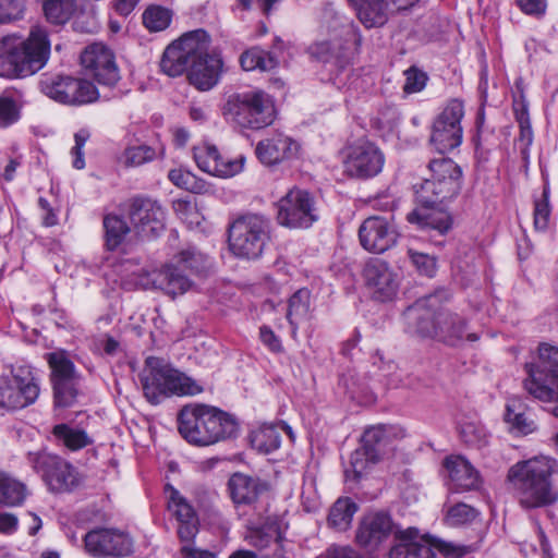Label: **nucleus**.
<instances>
[{"label": "nucleus", "mask_w": 558, "mask_h": 558, "mask_svg": "<svg viewBox=\"0 0 558 558\" xmlns=\"http://www.w3.org/2000/svg\"><path fill=\"white\" fill-rule=\"evenodd\" d=\"M558 462L539 456L514 463L507 474L513 496L522 509L548 508L558 501V487L554 475Z\"/></svg>", "instance_id": "obj_1"}, {"label": "nucleus", "mask_w": 558, "mask_h": 558, "mask_svg": "<svg viewBox=\"0 0 558 558\" xmlns=\"http://www.w3.org/2000/svg\"><path fill=\"white\" fill-rule=\"evenodd\" d=\"M178 429L187 442L205 447L234 437L239 424L231 414L219 408L193 403L180 410Z\"/></svg>", "instance_id": "obj_2"}, {"label": "nucleus", "mask_w": 558, "mask_h": 558, "mask_svg": "<svg viewBox=\"0 0 558 558\" xmlns=\"http://www.w3.org/2000/svg\"><path fill=\"white\" fill-rule=\"evenodd\" d=\"M50 54V41L45 27L35 25L27 39L5 37L0 53V77H24L41 70Z\"/></svg>", "instance_id": "obj_3"}, {"label": "nucleus", "mask_w": 558, "mask_h": 558, "mask_svg": "<svg viewBox=\"0 0 558 558\" xmlns=\"http://www.w3.org/2000/svg\"><path fill=\"white\" fill-rule=\"evenodd\" d=\"M140 379L144 396L151 404H158L173 395L194 396L203 391V388L191 377L171 368L162 359L155 356L146 359Z\"/></svg>", "instance_id": "obj_4"}, {"label": "nucleus", "mask_w": 558, "mask_h": 558, "mask_svg": "<svg viewBox=\"0 0 558 558\" xmlns=\"http://www.w3.org/2000/svg\"><path fill=\"white\" fill-rule=\"evenodd\" d=\"M428 178L413 185L416 202L423 207H434L459 195L462 189V170L450 158L432 159Z\"/></svg>", "instance_id": "obj_5"}, {"label": "nucleus", "mask_w": 558, "mask_h": 558, "mask_svg": "<svg viewBox=\"0 0 558 558\" xmlns=\"http://www.w3.org/2000/svg\"><path fill=\"white\" fill-rule=\"evenodd\" d=\"M271 222L259 214H247L235 219L229 227V247L238 257L256 259L270 241Z\"/></svg>", "instance_id": "obj_6"}, {"label": "nucleus", "mask_w": 558, "mask_h": 558, "mask_svg": "<svg viewBox=\"0 0 558 558\" xmlns=\"http://www.w3.org/2000/svg\"><path fill=\"white\" fill-rule=\"evenodd\" d=\"M275 106L263 90H251L230 96L223 114L241 128L260 130L275 120Z\"/></svg>", "instance_id": "obj_7"}, {"label": "nucleus", "mask_w": 558, "mask_h": 558, "mask_svg": "<svg viewBox=\"0 0 558 558\" xmlns=\"http://www.w3.org/2000/svg\"><path fill=\"white\" fill-rule=\"evenodd\" d=\"M529 377L524 380L525 390L543 402L558 403V349L548 344L538 348V362L525 364ZM558 417V404L553 409Z\"/></svg>", "instance_id": "obj_8"}, {"label": "nucleus", "mask_w": 558, "mask_h": 558, "mask_svg": "<svg viewBox=\"0 0 558 558\" xmlns=\"http://www.w3.org/2000/svg\"><path fill=\"white\" fill-rule=\"evenodd\" d=\"M209 36L204 29L183 35L166 48L160 61L161 71L170 77L182 75L191 68L194 57L209 49Z\"/></svg>", "instance_id": "obj_9"}, {"label": "nucleus", "mask_w": 558, "mask_h": 558, "mask_svg": "<svg viewBox=\"0 0 558 558\" xmlns=\"http://www.w3.org/2000/svg\"><path fill=\"white\" fill-rule=\"evenodd\" d=\"M27 460L51 492H71L78 486L80 480L75 468L63 458L47 451H38L29 452Z\"/></svg>", "instance_id": "obj_10"}, {"label": "nucleus", "mask_w": 558, "mask_h": 558, "mask_svg": "<svg viewBox=\"0 0 558 558\" xmlns=\"http://www.w3.org/2000/svg\"><path fill=\"white\" fill-rule=\"evenodd\" d=\"M39 87L50 99L69 106L89 104L99 97L92 82L69 75H45Z\"/></svg>", "instance_id": "obj_11"}, {"label": "nucleus", "mask_w": 558, "mask_h": 558, "mask_svg": "<svg viewBox=\"0 0 558 558\" xmlns=\"http://www.w3.org/2000/svg\"><path fill=\"white\" fill-rule=\"evenodd\" d=\"M277 208L278 223L289 229H307L319 218L315 197L302 189H291Z\"/></svg>", "instance_id": "obj_12"}, {"label": "nucleus", "mask_w": 558, "mask_h": 558, "mask_svg": "<svg viewBox=\"0 0 558 558\" xmlns=\"http://www.w3.org/2000/svg\"><path fill=\"white\" fill-rule=\"evenodd\" d=\"M39 385L31 367L20 366L12 371V378L0 376V408L23 409L36 401Z\"/></svg>", "instance_id": "obj_13"}, {"label": "nucleus", "mask_w": 558, "mask_h": 558, "mask_svg": "<svg viewBox=\"0 0 558 558\" xmlns=\"http://www.w3.org/2000/svg\"><path fill=\"white\" fill-rule=\"evenodd\" d=\"M47 362L51 369L54 405L69 408L74 404L77 397L80 375L73 362L64 351H54L47 354Z\"/></svg>", "instance_id": "obj_14"}, {"label": "nucleus", "mask_w": 558, "mask_h": 558, "mask_svg": "<svg viewBox=\"0 0 558 558\" xmlns=\"http://www.w3.org/2000/svg\"><path fill=\"white\" fill-rule=\"evenodd\" d=\"M463 116L464 106L462 101L459 99L449 100L433 123L429 141L436 150L444 154L461 144L463 135L461 120Z\"/></svg>", "instance_id": "obj_15"}, {"label": "nucleus", "mask_w": 558, "mask_h": 558, "mask_svg": "<svg viewBox=\"0 0 558 558\" xmlns=\"http://www.w3.org/2000/svg\"><path fill=\"white\" fill-rule=\"evenodd\" d=\"M128 215L135 232L142 239H155L166 229L165 208L149 197L136 196L130 199Z\"/></svg>", "instance_id": "obj_16"}, {"label": "nucleus", "mask_w": 558, "mask_h": 558, "mask_svg": "<svg viewBox=\"0 0 558 558\" xmlns=\"http://www.w3.org/2000/svg\"><path fill=\"white\" fill-rule=\"evenodd\" d=\"M385 160L383 150L376 144L363 141L348 147L343 168L350 178L367 180L383 171Z\"/></svg>", "instance_id": "obj_17"}, {"label": "nucleus", "mask_w": 558, "mask_h": 558, "mask_svg": "<svg viewBox=\"0 0 558 558\" xmlns=\"http://www.w3.org/2000/svg\"><path fill=\"white\" fill-rule=\"evenodd\" d=\"M86 551L95 558H121L133 551V541L116 529H95L84 537Z\"/></svg>", "instance_id": "obj_18"}, {"label": "nucleus", "mask_w": 558, "mask_h": 558, "mask_svg": "<svg viewBox=\"0 0 558 558\" xmlns=\"http://www.w3.org/2000/svg\"><path fill=\"white\" fill-rule=\"evenodd\" d=\"M81 64L98 84L112 87L120 80L114 53L102 43L88 45L81 54Z\"/></svg>", "instance_id": "obj_19"}, {"label": "nucleus", "mask_w": 558, "mask_h": 558, "mask_svg": "<svg viewBox=\"0 0 558 558\" xmlns=\"http://www.w3.org/2000/svg\"><path fill=\"white\" fill-rule=\"evenodd\" d=\"M444 310L438 294L418 299L404 312V318L423 337H437L440 328L439 313Z\"/></svg>", "instance_id": "obj_20"}, {"label": "nucleus", "mask_w": 558, "mask_h": 558, "mask_svg": "<svg viewBox=\"0 0 558 558\" xmlns=\"http://www.w3.org/2000/svg\"><path fill=\"white\" fill-rule=\"evenodd\" d=\"M398 232L390 221L380 216L365 219L359 229L362 247L374 254H381L396 245Z\"/></svg>", "instance_id": "obj_21"}, {"label": "nucleus", "mask_w": 558, "mask_h": 558, "mask_svg": "<svg viewBox=\"0 0 558 558\" xmlns=\"http://www.w3.org/2000/svg\"><path fill=\"white\" fill-rule=\"evenodd\" d=\"M439 546L429 537L420 535L416 527L397 530L389 558H435Z\"/></svg>", "instance_id": "obj_22"}, {"label": "nucleus", "mask_w": 558, "mask_h": 558, "mask_svg": "<svg viewBox=\"0 0 558 558\" xmlns=\"http://www.w3.org/2000/svg\"><path fill=\"white\" fill-rule=\"evenodd\" d=\"M169 490L168 509L175 518L177 534L181 543H193L199 531V520L194 508L174 487L167 485Z\"/></svg>", "instance_id": "obj_23"}, {"label": "nucleus", "mask_w": 558, "mask_h": 558, "mask_svg": "<svg viewBox=\"0 0 558 558\" xmlns=\"http://www.w3.org/2000/svg\"><path fill=\"white\" fill-rule=\"evenodd\" d=\"M397 530L388 513L372 512L362 519L356 531V542L365 548L375 549Z\"/></svg>", "instance_id": "obj_24"}, {"label": "nucleus", "mask_w": 558, "mask_h": 558, "mask_svg": "<svg viewBox=\"0 0 558 558\" xmlns=\"http://www.w3.org/2000/svg\"><path fill=\"white\" fill-rule=\"evenodd\" d=\"M363 276L376 300L385 302L395 296L398 289L397 276L386 262L371 259L364 267Z\"/></svg>", "instance_id": "obj_25"}, {"label": "nucleus", "mask_w": 558, "mask_h": 558, "mask_svg": "<svg viewBox=\"0 0 558 558\" xmlns=\"http://www.w3.org/2000/svg\"><path fill=\"white\" fill-rule=\"evenodd\" d=\"M288 525L278 515H268L260 525L251 526L245 539L257 549H266L276 546L274 558H283L282 542Z\"/></svg>", "instance_id": "obj_26"}, {"label": "nucleus", "mask_w": 558, "mask_h": 558, "mask_svg": "<svg viewBox=\"0 0 558 558\" xmlns=\"http://www.w3.org/2000/svg\"><path fill=\"white\" fill-rule=\"evenodd\" d=\"M208 50L194 57L187 74L190 83L199 90H209L217 85L222 72V59L219 54H210Z\"/></svg>", "instance_id": "obj_27"}, {"label": "nucleus", "mask_w": 558, "mask_h": 558, "mask_svg": "<svg viewBox=\"0 0 558 558\" xmlns=\"http://www.w3.org/2000/svg\"><path fill=\"white\" fill-rule=\"evenodd\" d=\"M143 286L158 289L166 294L174 298L190 290L192 282L182 274L179 266L167 265L160 269H155L146 275Z\"/></svg>", "instance_id": "obj_28"}, {"label": "nucleus", "mask_w": 558, "mask_h": 558, "mask_svg": "<svg viewBox=\"0 0 558 558\" xmlns=\"http://www.w3.org/2000/svg\"><path fill=\"white\" fill-rule=\"evenodd\" d=\"M299 145L281 133L260 141L255 149L257 158L266 166H274L296 156Z\"/></svg>", "instance_id": "obj_29"}, {"label": "nucleus", "mask_w": 558, "mask_h": 558, "mask_svg": "<svg viewBox=\"0 0 558 558\" xmlns=\"http://www.w3.org/2000/svg\"><path fill=\"white\" fill-rule=\"evenodd\" d=\"M401 430L391 425H377L367 428L362 436V448L371 457L380 460L386 453L393 449L395 439Z\"/></svg>", "instance_id": "obj_30"}, {"label": "nucleus", "mask_w": 558, "mask_h": 558, "mask_svg": "<svg viewBox=\"0 0 558 558\" xmlns=\"http://www.w3.org/2000/svg\"><path fill=\"white\" fill-rule=\"evenodd\" d=\"M445 466L449 473V478L454 490H472L480 486L478 472L463 457L451 456L447 458Z\"/></svg>", "instance_id": "obj_31"}, {"label": "nucleus", "mask_w": 558, "mask_h": 558, "mask_svg": "<svg viewBox=\"0 0 558 558\" xmlns=\"http://www.w3.org/2000/svg\"><path fill=\"white\" fill-rule=\"evenodd\" d=\"M231 498L236 505H253L267 489V484L257 477L234 473L228 482Z\"/></svg>", "instance_id": "obj_32"}, {"label": "nucleus", "mask_w": 558, "mask_h": 558, "mask_svg": "<svg viewBox=\"0 0 558 558\" xmlns=\"http://www.w3.org/2000/svg\"><path fill=\"white\" fill-rule=\"evenodd\" d=\"M439 324L437 338L450 345H458L464 338L471 342L480 339L475 332L465 333L466 322L458 314L444 310L442 313H439Z\"/></svg>", "instance_id": "obj_33"}, {"label": "nucleus", "mask_w": 558, "mask_h": 558, "mask_svg": "<svg viewBox=\"0 0 558 558\" xmlns=\"http://www.w3.org/2000/svg\"><path fill=\"white\" fill-rule=\"evenodd\" d=\"M194 160L197 167L208 174L219 178H231L240 173V166L238 163H231L229 166H221L218 168L216 158H218V149L215 145L203 144L194 148Z\"/></svg>", "instance_id": "obj_34"}, {"label": "nucleus", "mask_w": 558, "mask_h": 558, "mask_svg": "<svg viewBox=\"0 0 558 558\" xmlns=\"http://www.w3.org/2000/svg\"><path fill=\"white\" fill-rule=\"evenodd\" d=\"M356 11L360 22L366 27H380L387 20L385 0H348Z\"/></svg>", "instance_id": "obj_35"}, {"label": "nucleus", "mask_w": 558, "mask_h": 558, "mask_svg": "<svg viewBox=\"0 0 558 558\" xmlns=\"http://www.w3.org/2000/svg\"><path fill=\"white\" fill-rule=\"evenodd\" d=\"M424 208V210L411 211L408 215V220L411 223H417L423 229H432L440 234H445L450 230L452 219L447 211L427 210L429 207Z\"/></svg>", "instance_id": "obj_36"}, {"label": "nucleus", "mask_w": 558, "mask_h": 558, "mask_svg": "<svg viewBox=\"0 0 558 558\" xmlns=\"http://www.w3.org/2000/svg\"><path fill=\"white\" fill-rule=\"evenodd\" d=\"M357 509V505L349 497L337 499L329 510L328 525L337 531L348 530Z\"/></svg>", "instance_id": "obj_37"}, {"label": "nucleus", "mask_w": 558, "mask_h": 558, "mask_svg": "<svg viewBox=\"0 0 558 558\" xmlns=\"http://www.w3.org/2000/svg\"><path fill=\"white\" fill-rule=\"evenodd\" d=\"M240 63L245 71L257 69L260 71H270L278 65L279 61L274 52L266 51L259 47H253L241 54Z\"/></svg>", "instance_id": "obj_38"}, {"label": "nucleus", "mask_w": 558, "mask_h": 558, "mask_svg": "<svg viewBox=\"0 0 558 558\" xmlns=\"http://www.w3.org/2000/svg\"><path fill=\"white\" fill-rule=\"evenodd\" d=\"M310 291L306 289L298 290L289 299L287 319L291 326L292 335L298 331L299 324L304 322L310 313Z\"/></svg>", "instance_id": "obj_39"}, {"label": "nucleus", "mask_w": 558, "mask_h": 558, "mask_svg": "<svg viewBox=\"0 0 558 558\" xmlns=\"http://www.w3.org/2000/svg\"><path fill=\"white\" fill-rule=\"evenodd\" d=\"M56 439L72 451L83 449L93 442L84 429L74 428L68 424H58L52 428Z\"/></svg>", "instance_id": "obj_40"}, {"label": "nucleus", "mask_w": 558, "mask_h": 558, "mask_svg": "<svg viewBox=\"0 0 558 558\" xmlns=\"http://www.w3.org/2000/svg\"><path fill=\"white\" fill-rule=\"evenodd\" d=\"M344 44L341 39L323 40L308 47V53L319 62H338L344 57Z\"/></svg>", "instance_id": "obj_41"}, {"label": "nucleus", "mask_w": 558, "mask_h": 558, "mask_svg": "<svg viewBox=\"0 0 558 558\" xmlns=\"http://www.w3.org/2000/svg\"><path fill=\"white\" fill-rule=\"evenodd\" d=\"M505 421L510 425L511 429L522 435L531 434L536 429L535 422L525 412L521 411L519 400L508 402Z\"/></svg>", "instance_id": "obj_42"}, {"label": "nucleus", "mask_w": 558, "mask_h": 558, "mask_svg": "<svg viewBox=\"0 0 558 558\" xmlns=\"http://www.w3.org/2000/svg\"><path fill=\"white\" fill-rule=\"evenodd\" d=\"M26 496V487L10 475L0 472V504L4 506H17Z\"/></svg>", "instance_id": "obj_43"}, {"label": "nucleus", "mask_w": 558, "mask_h": 558, "mask_svg": "<svg viewBox=\"0 0 558 558\" xmlns=\"http://www.w3.org/2000/svg\"><path fill=\"white\" fill-rule=\"evenodd\" d=\"M252 447L263 453L277 450L281 444V437L276 426L263 425L251 434Z\"/></svg>", "instance_id": "obj_44"}, {"label": "nucleus", "mask_w": 558, "mask_h": 558, "mask_svg": "<svg viewBox=\"0 0 558 558\" xmlns=\"http://www.w3.org/2000/svg\"><path fill=\"white\" fill-rule=\"evenodd\" d=\"M106 245L108 250H116L130 232V227L118 215L109 214L104 218Z\"/></svg>", "instance_id": "obj_45"}, {"label": "nucleus", "mask_w": 558, "mask_h": 558, "mask_svg": "<svg viewBox=\"0 0 558 558\" xmlns=\"http://www.w3.org/2000/svg\"><path fill=\"white\" fill-rule=\"evenodd\" d=\"M142 20L149 32H161L170 25L172 11L159 4H150L143 12Z\"/></svg>", "instance_id": "obj_46"}, {"label": "nucleus", "mask_w": 558, "mask_h": 558, "mask_svg": "<svg viewBox=\"0 0 558 558\" xmlns=\"http://www.w3.org/2000/svg\"><path fill=\"white\" fill-rule=\"evenodd\" d=\"M379 460L373 458L362 447L351 453L350 463L344 469L347 481L357 482L362 478L363 474L369 469L371 465L377 463Z\"/></svg>", "instance_id": "obj_47"}, {"label": "nucleus", "mask_w": 558, "mask_h": 558, "mask_svg": "<svg viewBox=\"0 0 558 558\" xmlns=\"http://www.w3.org/2000/svg\"><path fill=\"white\" fill-rule=\"evenodd\" d=\"M169 180L178 187L189 192L201 194L206 191V184L191 171L184 169H172L168 174Z\"/></svg>", "instance_id": "obj_48"}, {"label": "nucleus", "mask_w": 558, "mask_h": 558, "mask_svg": "<svg viewBox=\"0 0 558 558\" xmlns=\"http://www.w3.org/2000/svg\"><path fill=\"white\" fill-rule=\"evenodd\" d=\"M460 437L469 447L482 449L488 444L485 428L476 422H464L460 426Z\"/></svg>", "instance_id": "obj_49"}, {"label": "nucleus", "mask_w": 558, "mask_h": 558, "mask_svg": "<svg viewBox=\"0 0 558 558\" xmlns=\"http://www.w3.org/2000/svg\"><path fill=\"white\" fill-rule=\"evenodd\" d=\"M178 265L190 269L196 275H201L207 269L208 258L195 247H189L179 253Z\"/></svg>", "instance_id": "obj_50"}, {"label": "nucleus", "mask_w": 558, "mask_h": 558, "mask_svg": "<svg viewBox=\"0 0 558 558\" xmlns=\"http://www.w3.org/2000/svg\"><path fill=\"white\" fill-rule=\"evenodd\" d=\"M27 0H0V24H10L24 19Z\"/></svg>", "instance_id": "obj_51"}, {"label": "nucleus", "mask_w": 558, "mask_h": 558, "mask_svg": "<svg viewBox=\"0 0 558 558\" xmlns=\"http://www.w3.org/2000/svg\"><path fill=\"white\" fill-rule=\"evenodd\" d=\"M155 158V150L147 145H140L128 147L121 158L120 161L125 167H138L145 162L151 161Z\"/></svg>", "instance_id": "obj_52"}, {"label": "nucleus", "mask_w": 558, "mask_h": 558, "mask_svg": "<svg viewBox=\"0 0 558 558\" xmlns=\"http://www.w3.org/2000/svg\"><path fill=\"white\" fill-rule=\"evenodd\" d=\"M409 258L417 272L422 276L432 278L437 271V259L435 256L417 252L413 248L408 250Z\"/></svg>", "instance_id": "obj_53"}, {"label": "nucleus", "mask_w": 558, "mask_h": 558, "mask_svg": "<svg viewBox=\"0 0 558 558\" xmlns=\"http://www.w3.org/2000/svg\"><path fill=\"white\" fill-rule=\"evenodd\" d=\"M550 211L549 189L545 186L541 198L534 204V226L537 230L544 231L548 228Z\"/></svg>", "instance_id": "obj_54"}, {"label": "nucleus", "mask_w": 558, "mask_h": 558, "mask_svg": "<svg viewBox=\"0 0 558 558\" xmlns=\"http://www.w3.org/2000/svg\"><path fill=\"white\" fill-rule=\"evenodd\" d=\"M477 511L465 504H458L451 507L447 513V521L450 525H461L473 521Z\"/></svg>", "instance_id": "obj_55"}, {"label": "nucleus", "mask_w": 558, "mask_h": 558, "mask_svg": "<svg viewBox=\"0 0 558 558\" xmlns=\"http://www.w3.org/2000/svg\"><path fill=\"white\" fill-rule=\"evenodd\" d=\"M405 83L403 85V92L407 94H413L421 92L427 82V75L423 71L415 66H411L404 72Z\"/></svg>", "instance_id": "obj_56"}, {"label": "nucleus", "mask_w": 558, "mask_h": 558, "mask_svg": "<svg viewBox=\"0 0 558 558\" xmlns=\"http://www.w3.org/2000/svg\"><path fill=\"white\" fill-rule=\"evenodd\" d=\"M89 137L90 133L87 129H81L74 134L75 145L72 148L71 154L73 155L72 165L75 169L81 170L85 167L83 147Z\"/></svg>", "instance_id": "obj_57"}, {"label": "nucleus", "mask_w": 558, "mask_h": 558, "mask_svg": "<svg viewBox=\"0 0 558 558\" xmlns=\"http://www.w3.org/2000/svg\"><path fill=\"white\" fill-rule=\"evenodd\" d=\"M19 118L20 111L16 102L10 97H0V125H10L16 122Z\"/></svg>", "instance_id": "obj_58"}, {"label": "nucleus", "mask_w": 558, "mask_h": 558, "mask_svg": "<svg viewBox=\"0 0 558 558\" xmlns=\"http://www.w3.org/2000/svg\"><path fill=\"white\" fill-rule=\"evenodd\" d=\"M518 8L526 15L541 19L547 10V0H514Z\"/></svg>", "instance_id": "obj_59"}, {"label": "nucleus", "mask_w": 558, "mask_h": 558, "mask_svg": "<svg viewBox=\"0 0 558 558\" xmlns=\"http://www.w3.org/2000/svg\"><path fill=\"white\" fill-rule=\"evenodd\" d=\"M517 120L520 125L519 140L527 148L533 142V130L525 108H523L521 112L517 113Z\"/></svg>", "instance_id": "obj_60"}, {"label": "nucleus", "mask_w": 558, "mask_h": 558, "mask_svg": "<svg viewBox=\"0 0 558 558\" xmlns=\"http://www.w3.org/2000/svg\"><path fill=\"white\" fill-rule=\"evenodd\" d=\"M259 338L264 345H266L272 352H281L282 344L278 336L268 326H262L259 328Z\"/></svg>", "instance_id": "obj_61"}, {"label": "nucleus", "mask_w": 558, "mask_h": 558, "mask_svg": "<svg viewBox=\"0 0 558 558\" xmlns=\"http://www.w3.org/2000/svg\"><path fill=\"white\" fill-rule=\"evenodd\" d=\"M180 553L182 558H217L215 553L194 547L193 543H182Z\"/></svg>", "instance_id": "obj_62"}, {"label": "nucleus", "mask_w": 558, "mask_h": 558, "mask_svg": "<svg viewBox=\"0 0 558 558\" xmlns=\"http://www.w3.org/2000/svg\"><path fill=\"white\" fill-rule=\"evenodd\" d=\"M140 2L141 0H116L113 8L119 15L128 16L135 10Z\"/></svg>", "instance_id": "obj_63"}, {"label": "nucleus", "mask_w": 558, "mask_h": 558, "mask_svg": "<svg viewBox=\"0 0 558 558\" xmlns=\"http://www.w3.org/2000/svg\"><path fill=\"white\" fill-rule=\"evenodd\" d=\"M326 558H361V556L349 547H331L327 550Z\"/></svg>", "instance_id": "obj_64"}]
</instances>
